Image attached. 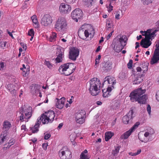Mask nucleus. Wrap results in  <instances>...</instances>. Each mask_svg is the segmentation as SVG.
<instances>
[{"mask_svg":"<svg viewBox=\"0 0 159 159\" xmlns=\"http://www.w3.org/2000/svg\"><path fill=\"white\" fill-rule=\"evenodd\" d=\"M4 67V63L2 62H0V70H1L3 69Z\"/></svg>","mask_w":159,"mask_h":159,"instance_id":"0e129e2a","label":"nucleus"},{"mask_svg":"<svg viewBox=\"0 0 159 159\" xmlns=\"http://www.w3.org/2000/svg\"><path fill=\"white\" fill-rule=\"evenodd\" d=\"M89 90L90 93L93 96L98 95L100 91L101 82L96 78H94L89 81Z\"/></svg>","mask_w":159,"mask_h":159,"instance_id":"20e7f679","label":"nucleus"},{"mask_svg":"<svg viewBox=\"0 0 159 159\" xmlns=\"http://www.w3.org/2000/svg\"><path fill=\"white\" fill-rule=\"evenodd\" d=\"M41 124L40 121L37 120V122L35 124L34 127L31 128V130L32 133H37L39 130V127Z\"/></svg>","mask_w":159,"mask_h":159,"instance_id":"473e14b6","label":"nucleus"},{"mask_svg":"<svg viewBox=\"0 0 159 159\" xmlns=\"http://www.w3.org/2000/svg\"><path fill=\"white\" fill-rule=\"evenodd\" d=\"M101 58V56L100 55L98 56V57L95 60V65L99 63V60Z\"/></svg>","mask_w":159,"mask_h":159,"instance_id":"13d9d810","label":"nucleus"},{"mask_svg":"<svg viewBox=\"0 0 159 159\" xmlns=\"http://www.w3.org/2000/svg\"><path fill=\"white\" fill-rule=\"evenodd\" d=\"M27 48V45L26 44L23 43H20V52H22L23 54L25 53Z\"/></svg>","mask_w":159,"mask_h":159,"instance_id":"ea45409f","label":"nucleus"},{"mask_svg":"<svg viewBox=\"0 0 159 159\" xmlns=\"http://www.w3.org/2000/svg\"><path fill=\"white\" fill-rule=\"evenodd\" d=\"M86 112L84 110H79L75 115V120L76 122L80 124H82L85 121Z\"/></svg>","mask_w":159,"mask_h":159,"instance_id":"9d476101","label":"nucleus"},{"mask_svg":"<svg viewBox=\"0 0 159 159\" xmlns=\"http://www.w3.org/2000/svg\"><path fill=\"white\" fill-rule=\"evenodd\" d=\"M132 60H130L127 64V66L130 69L131 68L132 65Z\"/></svg>","mask_w":159,"mask_h":159,"instance_id":"5fc2aeb1","label":"nucleus"},{"mask_svg":"<svg viewBox=\"0 0 159 159\" xmlns=\"http://www.w3.org/2000/svg\"><path fill=\"white\" fill-rule=\"evenodd\" d=\"M120 13L119 12H117L115 16V18L117 20H119L120 18Z\"/></svg>","mask_w":159,"mask_h":159,"instance_id":"e2e57ef3","label":"nucleus"},{"mask_svg":"<svg viewBox=\"0 0 159 159\" xmlns=\"http://www.w3.org/2000/svg\"><path fill=\"white\" fill-rule=\"evenodd\" d=\"M44 139L45 140L48 139L49 138L51 137V135L49 133H45L44 134Z\"/></svg>","mask_w":159,"mask_h":159,"instance_id":"603ef678","label":"nucleus"},{"mask_svg":"<svg viewBox=\"0 0 159 159\" xmlns=\"http://www.w3.org/2000/svg\"><path fill=\"white\" fill-rule=\"evenodd\" d=\"M68 23L66 18L63 16L59 17L56 21L55 28L56 30L62 33L66 31Z\"/></svg>","mask_w":159,"mask_h":159,"instance_id":"0eeeda50","label":"nucleus"},{"mask_svg":"<svg viewBox=\"0 0 159 159\" xmlns=\"http://www.w3.org/2000/svg\"><path fill=\"white\" fill-rule=\"evenodd\" d=\"M7 31L8 34L9 35L11 36L12 38H14L12 33L10 32L8 30H7Z\"/></svg>","mask_w":159,"mask_h":159,"instance_id":"774afa93","label":"nucleus"},{"mask_svg":"<svg viewBox=\"0 0 159 159\" xmlns=\"http://www.w3.org/2000/svg\"><path fill=\"white\" fill-rule=\"evenodd\" d=\"M30 92L36 95H38V92H39V86L36 84H33L30 86Z\"/></svg>","mask_w":159,"mask_h":159,"instance_id":"b1692460","label":"nucleus"},{"mask_svg":"<svg viewBox=\"0 0 159 159\" xmlns=\"http://www.w3.org/2000/svg\"><path fill=\"white\" fill-rule=\"evenodd\" d=\"M79 35L80 37L83 39H86L87 38L93 37L94 35V31L93 28L89 24H84L79 30Z\"/></svg>","mask_w":159,"mask_h":159,"instance_id":"f03ea898","label":"nucleus"},{"mask_svg":"<svg viewBox=\"0 0 159 159\" xmlns=\"http://www.w3.org/2000/svg\"><path fill=\"white\" fill-rule=\"evenodd\" d=\"M142 80L143 79L141 77H136L134 80L133 84H138L141 82Z\"/></svg>","mask_w":159,"mask_h":159,"instance_id":"37998d69","label":"nucleus"},{"mask_svg":"<svg viewBox=\"0 0 159 159\" xmlns=\"http://www.w3.org/2000/svg\"><path fill=\"white\" fill-rule=\"evenodd\" d=\"M139 122H136L129 130L126 131L121 135L120 138L121 139H128L131 134L136 129L139 125Z\"/></svg>","mask_w":159,"mask_h":159,"instance_id":"f8f14e48","label":"nucleus"},{"mask_svg":"<svg viewBox=\"0 0 159 159\" xmlns=\"http://www.w3.org/2000/svg\"><path fill=\"white\" fill-rule=\"evenodd\" d=\"M129 154L131 156H136L135 152H129Z\"/></svg>","mask_w":159,"mask_h":159,"instance_id":"69168bd1","label":"nucleus"},{"mask_svg":"<svg viewBox=\"0 0 159 159\" xmlns=\"http://www.w3.org/2000/svg\"><path fill=\"white\" fill-rule=\"evenodd\" d=\"M56 99L57 100L56 103V107L59 109H61L63 108L64 104L65 101V98L62 97L60 99L57 98Z\"/></svg>","mask_w":159,"mask_h":159,"instance_id":"5701e85b","label":"nucleus"},{"mask_svg":"<svg viewBox=\"0 0 159 159\" xmlns=\"http://www.w3.org/2000/svg\"><path fill=\"white\" fill-rule=\"evenodd\" d=\"M59 9L61 13L67 14L70 11L71 8L69 5L65 3H62L60 5Z\"/></svg>","mask_w":159,"mask_h":159,"instance_id":"a211bd4d","label":"nucleus"},{"mask_svg":"<svg viewBox=\"0 0 159 159\" xmlns=\"http://www.w3.org/2000/svg\"><path fill=\"white\" fill-rule=\"evenodd\" d=\"M48 146V143H44L42 145V147L43 149L46 150L47 149V147Z\"/></svg>","mask_w":159,"mask_h":159,"instance_id":"680f3d73","label":"nucleus"},{"mask_svg":"<svg viewBox=\"0 0 159 159\" xmlns=\"http://www.w3.org/2000/svg\"><path fill=\"white\" fill-rule=\"evenodd\" d=\"M7 134L2 132L0 136V144L3 143L7 139Z\"/></svg>","mask_w":159,"mask_h":159,"instance_id":"4c0bfd02","label":"nucleus"},{"mask_svg":"<svg viewBox=\"0 0 159 159\" xmlns=\"http://www.w3.org/2000/svg\"><path fill=\"white\" fill-rule=\"evenodd\" d=\"M158 31V30H155L149 29L147 30L146 31H141L140 33L143 36H145V38H148L149 37H154L156 34V33Z\"/></svg>","mask_w":159,"mask_h":159,"instance_id":"6ab92c4d","label":"nucleus"},{"mask_svg":"<svg viewBox=\"0 0 159 159\" xmlns=\"http://www.w3.org/2000/svg\"><path fill=\"white\" fill-rule=\"evenodd\" d=\"M7 88L12 94H14L16 92V88L13 84H10L7 85Z\"/></svg>","mask_w":159,"mask_h":159,"instance_id":"f704fd0d","label":"nucleus"},{"mask_svg":"<svg viewBox=\"0 0 159 159\" xmlns=\"http://www.w3.org/2000/svg\"><path fill=\"white\" fill-rule=\"evenodd\" d=\"M83 15L82 11L79 8L75 9L71 13L72 18L76 22H78V19H80L82 17Z\"/></svg>","mask_w":159,"mask_h":159,"instance_id":"dca6fc26","label":"nucleus"},{"mask_svg":"<svg viewBox=\"0 0 159 159\" xmlns=\"http://www.w3.org/2000/svg\"><path fill=\"white\" fill-rule=\"evenodd\" d=\"M57 38V34L55 33H52L48 39L51 42H54Z\"/></svg>","mask_w":159,"mask_h":159,"instance_id":"58836bf2","label":"nucleus"},{"mask_svg":"<svg viewBox=\"0 0 159 159\" xmlns=\"http://www.w3.org/2000/svg\"><path fill=\"white\" fill-rule=\"evenodd\" d=\"M79 53V51L77 48L74 47H71L69 52V58L75 61L78 56Z\"/></svg>","mask_w":159,"mask_h":159,"instance_id":"2eb2a0df","label":"nucleus"},{"mask_svg":"<svg viewBox=\"0 0 159 159\" xmlns=\"http://www.w3.org/2000/svg\"><path fill=\"white\" fill-rule=\"evenodd\" d=\"M75 138V134H71L70 136V140L71 142L74 141Z\"/></svg>","mask_w":159,"mask_h":159,"instance_id":"8fccbe9b","label":"nucleus"},{"mask_svg":"<svg viewBox=\"0 0 159 159\" xmlns=\"http://www.w3.org/2000/svg\"><path fill=\"white\" fill-rule=\"evenodd\" d=\"M153 0H141L144 4L148 5L152 2Z\"/></svg>","mask_w":159,"mask_h":159,"instance_id":"09e8293b","label":"nucleus"},{"mask_svg":"<svg viewBox=\"0 0 159 159\" xmlns=\"http://www.w3.org/2000/svg\"><path fill=\"white\" fill-rule=\"evenodd\" d=\"M44 65L46 66L48 68L50 69H52V65L50 62L48 60V59H46L44 62Z\"/></svg>","mask_w":159,"mask_h":159,"instance_id":"c03bdc74","label":"nucleus"},{"mask_svg":"<svg viewBox=\"0 0 159 159\" xmlns=\"http://www.w3.org/2000/svg\"><path fill=\"white\" fill-rule=\"evenodd\" d=\"M116 80L114 78L108 76L105 78L104 81L103 83L102 87H103L105 84H108L107 89H102L103 96L104 97H108L109 93L114 88V85L116 83Z\"/></svg>","mask_w":159,"mask_h":159,"instance_id":"7ed1b4c3","label":"nucleus"},{"mask_svg":"<svg viewBox=\"0 0 159 159\" xmlns=\"http://www.w3.org/2000/svg\"><path fill=\"white\" fill-rule=\"evenodd\" d=\"M31 19L33 23V25L35 28L39 26V24L36 15H34L31 17Z\"/></svg>","mask_w":159,"mask_h":159,"instance_id":"7c9ffc66","label":"nucleus"},{"mask_svg":"<svg viewBox=\"0 0 159 159\" xmlns=\"http://www.w3.org/2000/svg\"><path fill=\"white\" fill-rule=\"evenodd\" d=\"M118 152H119V149L118 148H116L115 149V150H114L113 151L112 154L114 156H116V155L117 154V153Z\"/></svg>","mask_w":159,"mask_h":159,"instance_id":"864d4df0","label":"nucleus"},{"mask_svg":"<svg viewBox=\"0 0 159 159\" xmlns=\"http://www.w3.org/2000/svg\"><path fill=\"white\" fill-rule=\"evenodd\" d=\"M146 91L145 89H143L140 88L135 90L130 94V97L132 101H135L136 99H138V98L144 93Z\"/></svg>","mask_w":159,"mask_h":159,"instance_id":"9b49d317","label":"nucleus"},{"mask_svg":"<svg viewBox=\"0 0 159 159\" xmlns=\"http://www.w3.org/2000/svg\"><path fill=\"white\" fill-rule=\"evenodd\" d=\"M95 0H83V2L85 5L88 7H90L92 5V2Z\"/></svg>","mask_w":159,"mask_h":159,"instance_id":"a19ab883","label":"nucleus"},{"mask_svg":"<svg viewBox=\"0 0 159 159\" xmlns=\"http://www.w3.org/2000/svg\"><path fill=\"white\" fill-rule=\"evenodd\" d=\"M147 110L149 115H150L151 112V107L150 105H147Z\"/></svg>","mask_w":159,"mask_h":159,"instance_id":"6e6d98bb","label":"nucleus"},{"mask_svg":"<svg viewBox=\"0 0 159 159\" xmlns=\"http://www.w3.org/2000/svg\"><path fill=\"white\" fill-rule=\"evenodd\" d=\"M113 22L111 19L107 20L106 21V28L107 30H109L113 26Z\"/></svg>","mask_w":159,"mask_h":159,"instance_id":"c9c22d12","label":"nucleus"},{"mask_svg":"<svg viewBox=\"0 0 159 159\" xmlns=\"http://www.w3.org/2000/svg\"><path fill=\"white\" fill-rule=\"evenodd\" d=\"M156 46L157 48L155 49L153 55L151 59L150 63L152 65L157 63L159 61V41Z\"/></svg>","mask_w":159,"mask_h":159,"instance_id":"4468645a","label":"nucleus"},{"mask_svg":"<svg viewBox=\"0 0 159 159\" xmlns=\"http://www.w3.org/2000/svg\"><path fill=\"white\" fill-rule=\"evenodd\" d=\"M52 22L51 16L49 15L46 14L43 16L41 20V24L45 26L50 25Z\"/></svg>","mask_w":159,"mask_h":159,"instance_id":"f3484780","label":"nucleus"},{"mask_svg":"<svg viewBox=\"0 0 159 159\" xmlns=\"http://www.w3.org/2000/svg\"><path fill=\"white\" fill-rule=\"evenodd\" d=\"M2 132L7 134V132L11 126L10 123L8 121H5L3 123Z\"/></svg>","mask_w":159,"mask_h":159,"instance_id":"a878e982","label":"nucleus"},{"mask_svg":"<svg viewBox=\"0 0 159 159\" xmlns=\"http://www.w3.org/2000/svg\"><path fill=\"white\" fill-rule=\"evenodd\" d=\"M141 152V150L140 149H139L137 150V152H135L136 155H137L139 154Z\"/></svg>","mask_w":159,"mask_h":159,"instance_id":"338daca9","label":"nucleus"},{"mask_svg":"<svg viewBox=\"0 0 159 159\" xmlns=\"http://www.w3.org/2000/svg\"><path fill=\"white\" fill-rule=\"evenodd\" d=\"M153 133V132L152 133L149 131H146L144 133L140 132L138 134V138L142 142L147 143L149 140V137Z\"/></svg>","mask_w":159,"mask_h":159,"instance_id":"ddd939ff","label":"nucleus"},{"mask_svg":"<svg viewBox=\"0 0 159 159\" xmlns=\"http://www.w3.org/2000/svg\"><path fill=\"white\" fill-rule=\"evenodd\" d=\"M22 66V68H20V70L22 71V75L24 76H26L29 74L30 71L29 66L26 65L25 66L24 64H23Z\"/></svg>","mask_w":159,"mask_h":159,"instance_id":"bb28decb","label":"nucleus"},{"mask_svg":"<svg viewBox=\"0 0 159 159\" xmlns=\"http://www.w3.org/2000/svg\"><path fill=\"white\" fill-rule=\"evenodd\" d=\"M32 115V107L28 105H22L20 107V122H28Z\"/></svg>","mask_w":159,"mask_h":159,"instance_id":"39448f33","label":"nucleus"},{"mask_svg":"<svg viewBox=\"0 0 159 159\" xmlns=\"http://www.w3.org/2000/svg\"><path fill=\"white\" fill-rule=\"evenodd\" d=\"M120 102L119 101H115L114 102L113 105V108L115 109H118L120 107Z\"/></svg>","mask_w":159,"mask_h":159,"instance_id":"79ce46f5","label":"nucleus"},{"mask_svg":"<svg viewBox=\"0 0 159 159\" xmlns=\"http://www.w3.org/2000/svg\"><path fill=\"white\" fill-rule=\"evenodd\" d=\"M41 124L40 121L37 120V122L35 124L34 127L31 128V130L32 133H37L39 130V127Z\"/></svg>","mask_w":159,"mask_h":159,"instance_id":"72a5a7b5","label":"nucleus"},{"mask_svg":"<svg viewBox=\"0 0 159 159\" xmlns=\"http://www.w3.org/2000/svg\"><path fill=\"white\" fill-rule=\"evenodd\" d=\"M28 35L31 36H33L34 35V31L33 29L30 30L28 32Z\"/></svg>","mask_w":159,"mask_h":159,"instance_id":"3c124183","label":"nucleus"},{"mask_svg":"<svg viewBox=\"0 0 159 159\" xmlns=\"http://www.w3.org/2000/svg\"><path fill=\"white\" fill-rule=\"evenodd\" d=\"M59 155L61 159H71L72 157L70 150L66 146L59 151Z\"/></svg>","mask_w":159,"mask_h":159,"instance_id":"1a4fd4ad","label":"nucleus"},{"mask_svg":"<svg viewBox=\"0 0 159 159\" xmlns=\"http://www.w3.org/2000/svg\"><path fill=\"white\" fill-rule=\"evenodd\" d=\"M21 131H22L23 133H24L22 135V136H25V134L26 133V132L27 131L28 129L26 128L25 125H23L21 126Z\"/></svg>","mask_w":159,"mask_h":159,"instance_id":"a18cd8bd","label":"nucleus"},{"mask_svg":"<svg viewBox=\"0 0 159 159\" xmlns=\"http://www.w3.org/2000/svg\"><path fill=\"white\" fill-rule=\"evenodd\" d=\"M154 38V37H149L148 38H145L144 39H142L140 43L141 46L144 48H148L152 44L150 39H151V40H152Z\"/></svg>","mask_w":159,"mask_h":159,"instance_id":"4be33fe9","label":"nucleus"},{"mask_svg":"<svg viewBox=\"0 0 159 159\" xmlns=\"http://www.w3.org/2000/svg\"><path fill=\"white\" fill-rule=\"evenodd\" d=\"M148 66H146L144 68H143V69H142V68L139 67H138L136 68V70L138 72H140L142 70H143V73L146 72L148 70Z\"/></svg>","mask_w":159,"mask_h":159,"instance_id":"49530a36","label":"nucleus"},{"mask_svg":"<svg viewBox=\"0 0 159 159\" xmlns=\"http://www.w3.org/2000/svg\"><path fill=\"white\" fill-rule=\"evenodd\" d=\"M127 38L125 35H118L113 40L112 47L116 52H119L123 49L126 45Z\"/></svg>","mask_w":159,"mask_h":159,"instance_id":"f257e3e1","label":"nucleus"},{"mask_svg":"<svg viewBox=\"0 0 159 159\" xmlns=\"http://www.w3.org/2000/svg\"><path fill=\"white\" fill-rule=\"evenodd\" d=\"M113 6L111 5L110 3L109 5L107 7L108 12H110L113 10Z\"/></svg>","mask_w":159,"mask_h":159,"instance_id":"4d7b16f0","label":"nucleus"},{"mask_svg":"<svg viewBox=\"0 0 159 159\" xmlns=\"http://www.w3.org/2000/svg\"><path fill=\"white\" fill-rule=\"evenodd\" d=\"M114 135V134L110 131L107 132L105 133V140L107 141Z\"/></svg>","mask_w":159,"mask_h":159,"instance_id":"e433bc0d","label":"nucleus"},{"mask_svg":"<svg viewBox=\"0 0 159 159\" xmlns=\"http://www.w3.org/2000/svg\"><path fill=\"white\" fill-rule=\"evenodd\" d=\"M7 42L6 41H1L0 42V47L1 48L4 49L6 48Z\"/></svg>","mask_w":159,"mask_h":159,"instance_id":"de8ad7c7","label":"nucleus"},{"mask_svg":"<svg viewBox=\"0 0 159 159\" xmlns=\"http://www.w3.org/2000/svg\"><path fill=\"white\" fill-rule=\"evenodd\" d=\"M75 68L76 66L74 64L68 63L61 66L59 70L61 74L67 76L71 74L74 71Z\"/></svg>","mask_w":159,"mask_h":159,"instance_id":"6e6552de","label":"nucleus"},{"mask_svg":"<svg viewBox=\"0 0 159 159\" xmlns=\"http://www.w3.org/2000/svg\"><path fill=\"white\" fill-rule=\"evenodd\" d=\"M55 117V113L54 111H48L42 114L38 118L37 120L40 121V124L42 122L43 124H47L52 123L54 120Z\"/></svg>","mask_w":159,"mask_h":159,"instance_id":"423d86ee","label":"nucleus"},{"mask_svg":"<svg viewBox=\"0 0 159 159\" xmlns=\"http://www.w3.org/2000/svg\"><path fill=\"white\" fill-rule=\"evenodd\" d=\"M114 30L112 29L111 32L109 33L108 35L107 36L106 38L107 40H108L110 39V37L111 36L112 33L114 32Z\"/></svg>","mask_w":159,"mask_h":159,"instance_id":"bf43d9fd","label":"nucleus"},{"mask_svg":"<svg viewBox=\"0 0 159 159\" xmlns=\"http://www.w3.org/2000/svg\"><path fill=\"white\" fill-rule=\"evenodd\" d=\"M41 124L40 121L37 120V122L35 124L34 127L31 128V130L32 133H37L39 130V127Z\"/></svg>","mask_w":159,"mask_h":159,"instance_id":"2f4dec72","label":"nucleus"},{"mask_svg":"<svg viewBox=\"0 0 159 159\" xmlns=\"http://www.w3.org/2000/svg\"><path fill=\"white\" fill-rule=\"evenodd\" d=\"M57 51L56 53L57 55L55 60L57 63H59L62 61L64 57V49L63 48L59 47L57 48Z\"/></svg>","mask_w":159,"mask_h":159,"instance_id":"412c9836","label":"nucleus"},{"mask_svg":"<svg viewBox=\"0 0 159 159\" xmlns=\"http://www.w3.org/2000/svg\"><path fill=\"white\" fill-rule=\"evenodd\" d=\"M112 63L111 61H107L103 64V70L106 72L110 70L112 68Z\"/></svg>","mask_w":159,"mask_h":159,"instance_id":"393cba45","label":"nucleus"},{"mask_svg":"<svg viewBox=\"0 0 159 159\" xmlns=\"http://www.w3.org/2000/svg\"><path fill=\"white\" fill-rule=\"evenodd\" d=\"M155 97L156 100L159 102V90L156 92Z\"/></svg>","mask_w":159,"mask_h":159,"instance_id":"052dcab7","label":"nucleus"},{"mask_svg":"<svg viewBox=\"0 0 159 159\" xmlns=\"http://www.w3.org/2000/svg\"><path fill=\"white\" fill-rule=\"evenodd\" d=\"M133 111L131 110L126 115L124 116L122 118V121L123 123L127 124L130 123L131 120L134 117L133 116Z\"/></svg>","mask_w":159,"mask_h":159,"instance_id":"aec40b11","label":"nucleus"},{"mask_svg":"<svg viewBox=\"0 0 159 159\" xmlns=\"http://www.w3.org/2000/svg\"><path fill=\"white\" fill-rule=\"evenodd\" d=\"M15 141L14 139H11L8 142L4 145V147L3 148V149L5 150L8 149L11 146L15 143Z\"/></svg>","mask_w":159,"mask_h":159,"instance_id":"c756f323","label":"nucleus"},{"mask_svg":"<svg viewBox=\"0 0 159 159\" xmlns=\"http://www.w3.org/2000/svg\"><path fill=\"white\" fill-rule=\"evenodd\" d=\"M148 99V97L145 95H143L142 96L138 98V99H136L135 101H138L139 103L140 104H145Z\"/></svg>","mask_w":159,"mask_h":159,"instance_id":"c85d7f7f","label":"nucleus"},{"mask_svg":"<svg viewBox=\"0 0 159 159\" xmlns=\"http://www.w3.org/2000/svg\"><path fill=\"white\" fill-rule=\"evenodd\" d=\"M90 156L88 153V151L86 149L82 152L80 155V159H89Z\"/></svg>","mask_w":159,"mask_h":159,"instance_id":"cd10ccee","label":"nucleus"}]
</instances>
